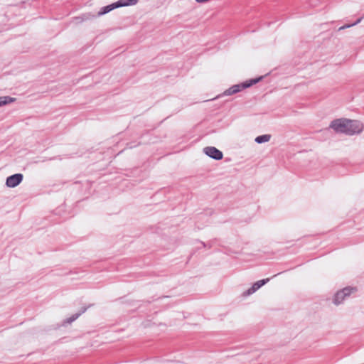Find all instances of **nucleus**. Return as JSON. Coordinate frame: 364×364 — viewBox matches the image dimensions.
I'll return each instance as SVG.
<instances>
[{
    "mask_svg": "<svg viewBox=\"0 0 364 364\" xmlns=\"http://www.w3.org/2000/svg\"><path fill=\"white\" fill-rule=\"evenodd\" d=\"M137 2H138V0H119L117 2H114L113 4H111L109 5H107L106 6L101 8L100 11L97 13V15H94L90 13H88V14H83L82 16L79 17L78 18H80L81 21L89 20V19H91V18L95 17L96 16H100L106 14L114 9H117V8L123 7V6L135 5V4H136Z\"/></svg>",
    "mask_w": 364,
    "mask_h": 364,
    "instance_id": "nucleus-2",
    "label": "nucleus"
},
{
    "mask_svg": "<svg viewBox=\"0 0 364 364\" xmlns=\"http://www.w3.org/2000/svg\"><path fill=\"white\" fill-rule=\"evenodd\" d=\"M361 19H362V18H358V19L357 20V21H356V22H355L354 23L343 26H341V27L339 28V30H343V29H345V28H350V27H351V26H355V25H356V24L359 23L361 21Z\"/></svg>",
    "mask_w": 364,
    "mask_h": 364,
    "instance_id": "nucleus-11",
    "label": "nucleus"
},
{
    "mask_svg": "<svg viewBox=\"0 0 364 364\" xmlns=\"http://www.w3.org/2000/svg\"><path fill=\"white\" fill-rule=\"evenodd\" d=\"M356 291V288L348 287L337 291L333 297L334 304L339 305L342 304L344 300H346L348 297H349L351 295V294L355 292Z\"/></svg>",
    "mask_w": 364,
    "mask_h": 364,
    "instance_id": "nucleus-4",
    "label": "nucleus"
},
{
    "mask_svg": "<svg viewBox=\"0 0 364 364\" xmlns=\"http://www.w3.org/2000/svg\"><path fill=\"white\" fill-rule=\"evenodd\" d=\"M23 174L16 173L7 177L6 185L9 188H14L19 185L23 181Z\"/></svg>",
    "mask_w": 364,
    "mask_h": 364,
    "instance_id": "nucleus-6",
    "label": "nucleus"
},
{
    "mask_svg": "<svg viewBox=\"0 0 364 364\" xmlns=\"http://www.w3.org/2000/svg\"><path fill=\"white\" fill-rule=\"evenodd\" d=\"M270 280L269 278L263 279L255 282L252 286L249 288L247 291L244 292L245 296H250L254 294L256 291H257L262 286L266 284Z\"/></svg>",
    "mask_w": 364,
    "mask_h": 364,
    "instance_id": "nucleus-7",
    "label": "nucleus"
},
{
    "mask_svg": "<svg viewBox=\"0 0 364 364\" xmlns=\"http://www.w3.org/2000/svg\"><path fill=\"white\" fill-rule=\"evenodd\" d=\"M270 139H271L270 134H263V135L257 136L255 138V141L257 144H262V143L268 142L270 140Z\"/></svg>",
    "mask_w": 364,
    "mask_h": 364,
    "instance_id": "nucleus-10",
    "label": "nucleus"
},
{
    "mask_svg": "<svg viewBox=\"0 0 364 364\" xmlns=\"http://www.w3.org/2000/svg\"><path fill=\"white\" fill-rule=\"evenodd\" d=\"M16 98L9 96L0 97V107L14 102Z\"/></svg>",
    "mask_w": 364,
    "mask_h": 364,
    "instance_id": "nucleus-8",
    "label": "nucleus"
},
{
    "mask_svg": "<svg viewBox=\"0 0 364 364\" xmlns=\"http://www.w3.org/2000/svg\"><path fill=\"white\" fill-rule=\"evenodd\" d=\"M330 127L336 132L343 133L348 135L359 134L364 129V126L360 122L348 119H335L331 122Z\"/></svg>",
    "mask_w": 364,
    "mask_h": 364,
    "instance_id": "nucleus-1",
    "label": "nucleus"
},
{
    "mask_svg": "<svg viewBox=\"0 0 364 364\" xmlns=\"http://www.w3.org/2000/svg\"><path fill=\"white\" fill-rule=\"evenodd\" d=\"M87 308H82V309L78 312V313H76L73 315H72L70 317L68 318L65 321L64 323H71L72 322H73L74 321H75L77 318H78V317L82 314H83L85 311H86Z\"/></svg>",
    "mask_w": 364,
    "mask_h": 364,
    "instance_id": "nucleus-9",
    "label": "nucleus"
},
{
    "mask_svg": "<svg viewBox=\"0 0 364 364\" xmlns=\"http://www.w3.org/2000/svg\"><path fill=\"white\" fill-rule=\"evenodd\" d=\"M205 154L215 160H220L223 157V152L214 146H206L203 149Z\"/></svg>",
    "mask_w": 364,
    "mask_h": 364,
    "instance_id": "nucleus-5",
    "label": "nucleus"
},
{
    "mask_svg": "<svg viewBox=\"0 0 364 364\" xmlns=\"http://www.w3.org/2000/svg\"><path fill=\"white\" fill-rule=\"evenodd\" d=\"M262 77H259L255 78V79H250V80H247L246 82L240 83V84L234 85L232 87H230V88L225 90L223 94H221L220 95H218L216 98H218L222 96H229V95L236 94V93L242 91V90L248 88L250 86L257 83L258 82H259L262 80Z\"/></svg>",
    "mask_w": 364,
    "mask_h": 364,
    "instance_id": "nucleus-3",
    "label": "nucleus"
}]
</instances>
